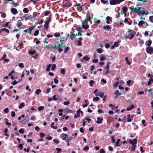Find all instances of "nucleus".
I'll use <instances>...</instances> for the list:
<instances>
[{"mask_svg": "<svg viewBox=\"0 0 153 153\" xmlns=\"http://www.w3.org/2000/svg\"><path fill=\"white\" fill-rule=\"evenodd\" d=\"M39 33V31L38 30H36L35 31V32L34 33V36H37Z\"/></svg>", "mask_w": 153, "mask_h": 153, "instance_id": "nucleus-49", "label": "nucleus"}, {"mask_svg": "<svg viewBox=\"0 0 153 153\" xmlns=\"http://www.w3.org/2000/svg\"><path fill=\"white\" fill-rule=\"evenodd\" d=\"M87 15H88V17H87V18L86 20L87 21H90V20L91 19V18L90 17V15L89 13H88Z\"/></svg>", "mask_w": 153, "mask_h": 153, "instance_id": "nucleus-47", "label": "nucleus"}, {"mask_svg": "<svg viewBox=\"0 0 153 153\" xmlns=\"http://www.w3.org/2000/svg\"><path fill=\"white\" fill-rule=\"evenodd\" d=\"M36 52V51H30L28 53L29 54L33 55Z\"/></svg>", "mask_w": 153, "mask_h": 153, "instance_id": "nucleus-37", "label": "nucleus"}, {"mask_svg": "<svg viewBox=\"0 0 153 153\" xmlns=\"http://www.w3.org/2000/svg\"><path fill=\"white\" fill-rule=\"evenodd\" d=\"M51 66V65L50 64L47 66V67L46 69V71H50V68Z\"/></svg>", "mask_w": 153, "mask_h": 153, "instance_id": "nucleus-32", "label": "nucleus"}, {"mask_svg": "<svg viewBox=\"0 0 153 153\" xmlns=\"http://www.w3.org/2000/svg\"><path fill=\"white\" fill-rule=\"evenodd\" d=\"M11 11L12 14L14 15H15L18 13L17 10L16 8H13L11 9Z\"/></svg>", "mask_w": 153, "mask_h": 153, "instance_id": "nucleus-12", "label": "nucleus"}, {"mask_svg": "<svg viewBox=\"0 0 153 153\" xmlns=\"http://www.w3.org/2000/svg\"><path fill=\"white\" fill-rule=\"evenodd\" d=\"M128 33H129L128 34L126 33L124 36V37L125 39H132L135 35L136 32L134 30L131 29H128Z\"/></svg>", "mask_w": 153, "mask_h": 153, "instance_id": "nucleus-1", "label": "nucleus"}, {"mask_svg": "<svg viewBox=\"0 0 153 153\" xmlns=\"http://www.w3.org/2000/svg\"><path fill=\"white\" fill-rule=\"evenodd\" d=\"M23 20H24V19H22L21 20H19L17 21V23H16V26H17L19 29L21 28H20V27L22 25V23L21 22Z\"/></svg>", "mask_w": 153, "mask_h": 153, "instance_id": "nucleus-9", "label": "nucleus"}, {"mask_svg": "<svg viewBox=\"0 0 153 153\" xmlns=\"http://www.w3.org/2000/svg\"><path fill=\"white\" fill-rule=\"evenodd\" d=\"M84 6L83 4H81L80 3L76 4V6L77 7V10L79 12L81 11L83 9Z\"/></svg>", "mask_w": 153, "mask_h": 153, "instance_id": "nucleus-5", "label": "nucleus"}, {"mask_svg": "<svg viewBox=\"0 0 153 153\" xmlns=\"http://www.w3.org/2000/svg\"><path fill=\"white\" fill-rule=\"evenodd\" d=\"M97 120L96 122L98 124H100L101 123L102 121L103 120V118H100V117H97Z\"/></svg>", "mask_w": 153, "mask_h": 153, "instance_id": "nucleus-15", "label": "nucleus"}, {"mask_svg": "<svg viewBox=\"0 0 153 153\" xmlns=\"http://www.w3.org/2000/svg\"><path fill=\"white\" fill-rule=\"evenodd\" d=\"M149 19L150 22L153 23V16H150L149 17Z\"/></svg>", "mask_w": 153, "mask_h": 153, "instance_id": "nucleus-63", "label": "nucleus"}, {"mask_svg": "<svg viewBox=\"0 0 153 153\" xmlns=\"http://www.w3.org/2000/svg\"><path fill=\"white\" fill-rule=\"evenodd\" d=\"M18 65L21 68H23L24 67V65L22 63H19Z\"/></svg>", "mask_w": 153, "mask_h": 153, "instance_id": "nucleus-53", "label": "nucleus"}, {"mask_svg": "<svg viewBox=\"0 0 153 153\" xmlns=\"http://www.w3.org/2000/svg\"><path fill=\"white\" fill-rule=\"evenodd\" d=\"M51 19H48L46 22L45 23L44 25V27H45L46 29H48L49 22H51Z\"/></svg>", "mask_w": 153, "mask_h": 153, "instance_id": "nucleus-10", "label": "nucleus"}, {"mask_svg": "<svg viewBox=\"0 0 153 153\" xmlns=\"http://www.w3.org/2000/svg\"><path fill=\"white\" fill-rule=\"evenodd\" d=\"M18 83V82L16 81V80H14L11 83V84L14 85H16V84Z\"/></svg>", "mask_w": 153, "mask_h": 153, "instance_id": "nucleus-64", "label": "nucleus"}, {"mask_svg": "<svg viewBox=\"0 0 153 153\" xmlns=\"http://www.w3.org/2000/svg\"><path fill=\"white\" fill-rule=\"evenodd\" d=\"M60 72L63 75L65 73V69L63 68L61 69Z\"/></svg>", "mask_w": 153, "mask_h": 153, "instance_id": "nucleus-58", "label": "nucleus"}, {"mask_svg": "<svg viewBox=\"0 0 153 153\" xmlns=\"http://www.w3.org/2000/svg\"><path fill=\"white\" fill-rule=\"evenodd\" d=\"M43 48H47L48 49L50 50L51 51H52V50L51 49V47H50L49 45H47V46H45V47H43Z\"/></svg>", "mask_w": 153, "mask_h": 153, "instance_id": "nucleus-51", "label": "nucleus"}, {"mask_svg": "<svg viewBox=\"0 0 153 153\" xmlns=\"http://www.w3.org/2000/svg\"><path fill=\"white\" fill-rule=\"evenodd\" d=\"M90 58L89 57H88L87 55H85L84 57L83 58V59H82L81 61L82 62H83V60H85L86 61H88Z\"/></svg>", "mask_w": 153, "mask_h": 153, "instance_id": "nucleus-16", "label": "nucleus"}, {"mask_svg": "<svg viewBox=\"0 0 153 153\" xmlns=\"http://www.w3.org/2000/svg\"><path fill=\"white\" fill-rule=\"evenodd\" d=\"M54 122H53L51 125V127L54 129H56L57 128V127L56 126H54Z\"/></svg>", "mask_w": 153, "mask_h": 153, "instance_id": "nucleus-24", "label": "nucleus"}, {"mask_svg": "<svg viewBox=\"0 0 153 153\" xmlns=\"http://www.w3.org/2000/svg\"><path fill=\"white\" fill-rule=\"evenodd\" d=\"M82 29V27L80 26L79 27H77L76 28V30L77 31H80Z\"/></svg>", "mask_w": 153, "mask_h": 153, "instance_id": "nucleus-59", "label": "nucleus"}, {"mask_svg": "<svg viewBox=\"0 0 153 153\" xmlns=\"http://www.w3.org/2000/svg\"><path fill=\"white\" fill-rule=\"evenodd\" d=\"M146 51L147 53L149 54H152L153 53V48L148 47L146 48Z\"/></svg>", "mask_w": 153, "mask_h": 153, "instance_id": "nucleus-6", "label": "nucleus"}, {"mask_svg": "<svg viewBox=\"0 0 153 153\" xmlns=\"http://www.w3.org/2000/svg\"><path fill=\"white\" fill-rule=\"evenodd\" d=\"M23 12L25 13H27L29 12V10L27 8H25L23 9Z\"/></svg>", "mask_w": 153, "mask_h": 153, "instance_id": "nucleus-34", "label": "nucleus"}, {"mask_svg": "<svg viewBox=\"0 0 153 153\" xmlns=\"http://www.w3.org/2000/svg\"><path fill=\"white\" fill-rule=\"evenodd\" d=\"M80 114L78 112H76V114H75L74 116V118H77L80 117Z\"/></svg>", "mask_w": 153, "mask_h": 153, "instance_id": "nucleus-25", "label": "nucleus"}, {"mask_svg": "<svg viewBox=\"0 0 153 153\" xmlns=\"http://www.w3.org/2000/svg\"><path fill=\"white\" fill-rule=\"evenodd\" d=\"M8 130V129L7 128H5L4 130V135L6 136H7V137L9 136V135L8 134H7Z\"/></svg>", "mask_w": 153, "mask_h": 153, "instance_id": "nucleus-20", "label": "nucleus"}, {"mask_svg": "<svg viewBox=\"0 0 153 153\" xmlns=\"http://www.w3.org/2000/svg\"><path fill=\"white\" fill-rule=\"evenodd\" d=\"M106 19L107 20V21H106V23L108 24L110 23V21H111V22L112 21L111 17L109 16H108L106 17Z\"/></svg>", "mask_w": 153, "mask_h": 153, "instance_id": "nucleus-13", "label": "nucleus"}, {"mask_svg": "<svg viewBox=\"0 0 153 153\" xmlns=\"http://www.w3.org/2000/svg\"><path fill=\"white\" fill-rule=\"evenodd\" d=\"M129 19L130 20V21H128V19L127 18H126L123 21V22H124L125 23H128V25H131L132 23V22L130 19Z\"/></svg>", "mask_w": 153, "mask_h": 153, "instance_id": "nucleus-11", "label": "nucleus"}, {"mask_svg": "<svg viewBox=\"0 0 153 153\" xmlns=\"http://www.w3.org/2000/svg\"><path fill=\"white\" fill-rule=\"evenodd\" d=\"M62 137H63V138H68V135L67 134L63 133L62 134Z\"/></svg>", "mask_w": 153, "mask_h": 153, "instance_id": "nucleus-45", "label": "nucleus"}, {"mask_svg": "<svg viewBox=\"0 0 153 153\" xmlns=\"http://www.w3.org/2000/svg\"><path fill=\"white\" fill-rule=\"evenodd\" d=\"M120 141V139H117V140L116 143V144L115 145L116 146H119V144Z\"/></svg>", "mask_w": 153, "mask_h": 153, "instance_id": "nucleus-27", "label": "nucleus"}, {"mask_svg": "<svg viewBox=\"0 0 153 153\" xmlns=\"http://www.w3.org/2000/svg\"><path fill=\"white\" fill-rule=\"evenodd\" d=\"M54 36L55 37H57L60 36V35L59 33H54Z\"/></svg>", "mask_w": 153, "mask_h": 153, "instance_id": "nucleus-55", "label": "nucleus"}, {"mask_svg": "<svg viewBox=\"0 0 153 153\" xmlns=\"http://www.w3.org/2000/svg\"><path fill=\"white\" fill-rule=\"evenodd\" d=\"M0 14H1V17L2 18H5L6 17V14L4 12H1L0 13Z\"/></svg>", "mask_w": 153, "mask_h": 153, "instance_id": "nucleus-29", "label": "nucleus"}, {"mask_svg": "<svg viewBox=\"0 0 153 153\" xmlns=\"http://www.w3.org/2000/svg\"><path fill=\"white\" fill-rule=\"evenodd\" d=\"M52 48L54 49V51H56L57 49L59 47H58V46H56V45H54L53 46Z\"/></svg>", "mask_w": 153, "mask_h": 153, "instance_id": "nucleus-62", "label": "nucleus"}, {"mask_svg": "<svg viewBox=\"0 0 153 153\" xmlns=\"http://www.w3.org/2000/svg\"><path fill=\"white\" fill-rule=\"evenodd\" d=\"M4 112L6 114L8 113L9 112V110L7 108H6L4 109Z\"/></svg>", "mask_w": 153, "mask_h": 153, "instance_id": "nucleus-57", "label": "nucleus"}, {"mask_svg": "<svg viewBox=\"0 0 153 153\" xmlns=\"http://www.w3.org/2000/svg\"><path fill=\"white\" fill-rule=\"evenodd\" d=\"M113 45L115 47H117L119 45L118 42H116L114 43Z\"/></svg>", "mask_w": 153, "mask_h": 153, "instance_id": "nucleus-61", "label": "nucleus"}, {"mask_svg": "<svg viewBox=\"0 0 153 153\" xmlns=\"http://www.w3.org/2000/svg\"><path fill=\"white\" fill-rule=\"evenodd\" d=\"M35 27V26L33 27H30V28L28 29V31L29 32H31L33 29Z\"/></svg>", "mask_w": 153, "mask_h": 153, "instance_id": "nucleus-56", "label": "nucleus"}, {"mask_svg": "<svg viewBox=\"0 0 153 153\" xmlns=\"http://www.w3.org/2000/svg\"><path fill=\"white\" fill-rule=\"evenodd\" d=\"M148 43L147 44H146V46H148L149 47V46H150L151 45V44L152 43V41L151 40H148Z\"/></svg>", "mask_w": 153, "mask_h": 153, "instance_id": "nucleus-42", "label": "nucleus"}, {"mask_svg": "<svg viewBox=\"0 0 153 153\" xmlns=\"http://www.w3.org/2000/svg\"><path fill=\"white\" fill-rule=\"evenodd\" d=\"M125 59L126 61V64L128 65H130L131 64V62L128 61V58L127 57H126L125 58Z\"/></svg>", "mask_w": 153, "mask_h": 153, "instance_id": "nucleus-39", "label": "nucleus"}, {"mask_svg": "<svg viewBox=\"0 0 153 153\" xmlns=\"http://www.w3.org/2000/svg\"><path fill=\"white\" fill-rule=\"evenodd\" d=\"M82 27L83 28H84L85 30H87L89 28V25L88 24L86 25H82Z\"/></svg>", "mask_w": 153, "mask_h": 153, "instance_id": "nucleus-23", "label": "nucleus"}, {"mask_svg": "<svg viewBox=\"0 0 153 153\" xmlns=\"http://www.w3.org/2000/svg\"><path fill=\"white\" fill-rule=\"evenodd\" d=\"M25 18V20H27V19H30L32 18V16L31 15L28 16L27 17L25 16H23L22 18Z\"/></svg>", "mask_w": 153, "mask_h": 153, "instance_id": "nucleus-21", "label": "nucleus"}, {"mask_svg": "<svg viewBox=\"0 0 153 153\" xmlns=\"http://www.w3.org/2000/svg\"><path fill=\"white\" fill-rule=\"evenodd\" d=\"M41 92V90L40 89H37L35 91V93L36 94L38 95Z\"/></svg>", "mask_w": 153, "mask_h": 153, "instance_id": "nucleus-40", "label": "nucleus"}, {"mask_svg": "<svg viewBox=\"0 0 153 153\" xmlns=\"http://www.w3.org/2000/svg\"><path fill=\"white\" fill-rule=\"evenodd\" d=\"M89 146H86L84 147L83 150H89Z\"/></svg>", "mask_w": 153, "mask_h": 153, "instance_id": "nucleus-60", "label": "nucleus"}, {"mask_svg": "<svg viewBox=\"0 0 153 153\" xmlns=\"http://www.w3.org/2000/svg\"><path fill=\"white\" fill-rule=\"evenodd\" d=\"M5 31L7 33H8L9 32V30L8 29L6 28H4L2 29L1 30V31Z\"/></svg>", "mask_w": 153, "mask_h": 153, "instance_id": "nucleus-30", "label": "nucleus"}, {"mask_svg": "<svg viewBox=\"0 0 153 153\" xmlns=\"http://www.w3.org/2000/svg\"><path fill=\"white\" fill-rule=\"evenodd\" d=\"M137 6L134 8L131 7L130 8V12H133L134 13L137 14L138 15H140L141 11H142L141 9H143V8L142 7H139L138 5H137Z\"/></svg>", "mask_w": 153, "mask_h": 153, "instance_id": "nucleus-2", "label": "nucleus"}, {"mask_svg": "<svg viewBox=\"0 0 153 153\" xmlns=\"http://www.w3.org/2000/svg\"><path fill=\"white\" fill-rule=\"evenodd\" d=\"M64 2L63 5L66 7H69L72 5L71 2L70 0H65Z\"/></svg>", "mask_w": 153, "mask_h": 153, "instance_id": "nucleus-4", "label": "nucleus"}, {"mask_svg": "<svg viewBox=\"0 0 153 153\" xmlns=\"http://www.w3.org/2000/svg\"><path fill=\"white\" fill-rule=\"evenodd\" d=\"M44 106H39L38 108V110L39 111H41L42 110H44Z\"/></svg>", "mask_w": 153, "mask_h": 153, "instance_id": "nucleus-28", "label": "nucleus"}, {"mask_svg": "<svg viewBox=\"0 0 153 153\" xmlns=\"http://www.w3.org/2000/svg\"><path fill=\"white\" fill-rule=\"evenodd\" d=\"M50 10H47L45 11V16H48L49 15V14L50 13Z\"/></svg>", "mask_w": 153, "mask_h": 153, "instance_id": "nucleus-46", "label": "nucleus"}, {"mask_svg": "<svg viewBox=\"0 0 153 153\" xmlns=\"http://www.w3.org/2000/svg\"><path fill=\"white\" fill-rule=\"evenodd\" d=\"M100 99V98L98 97H94L93 99V101H98L99 99Z\"/></svg>", "mask_w": 153, "mask_h": 153, "instance_id": "nucleus-38", "label": "nucleus"}, {"mask_svg": "<svg viewBox=\"0 0 153 153\" xmlns=\"http://www.w3.org/2000/svg\"><path fill=\"white\" fill-rule=\"evenodd\" d=\"M111 26L109 25H107L105 26H104L103 27V29L104 30H105L107 31H108L111 29Z\"/></svg>", "mask_w": 153, "mask_h": 153, "instance_id": "nucleus-14", "label": "nucleus"}, {"mask_svg": "<svg viewBox=\"0 0 153 153\" xmlns=\"http://www.w3.org/2000/svg\"><path fill=\"white\" fill-rule=\"evenodd\" d=\"M18 147L22 150L23 148V145L22 144H19L18 146Z\"/></svg>", "mask_w": 153, "mask_h": 153, "instance_id": "nucleus-52", "label": "nucleus"}, {"mask_svg": "<svg viewBox=\"0 0 153 153\" xmlns=\"http://www.w3.org/2000/svg\"><path fill=\"white\" fill-rule=\"evenodd\" d=\"M25 105V104L24 102H22L20 105L19 106V109L22 108L23 107H24Z\"/></svg>", "mask_w": 153, "mask_h": 153, "instance_id": "nucleus-31", "label": "nucleus"}, {"mask_svg": "<svg viewBox=\"0 0 153 153\" xmlns=\"http://www.w3.org/2000/svg\"><path fill=\"white\" fill-rule=\"evenodd\" d=\"M136 147V145H134L132 146L130 150L131 151H134L135 150V148Z\"/></svg>", "mask_w": 153, "mask_h": 153, "instance_id": "nucleus-43", "label": "nucleus"}, {"mask_svg": "<svg viewBox=\"0 0 153 153\" xmlns=\"http://www.w3.org/2000/svg\"><path fill=\"white\" fill-rule=\"evenodd\" d=\"M137 138H136L133 139V140L131 139H130L129 140V142L130 144L132 145V146H135L136 145V144L137 142Z\"/></svg>", "mask_w": 153, "mask_h": 153, "instance_id": "nucleus-7", "label": "nucleus"}, {"mask_svg": "<svg viewBox=\"0 0 153 153\" xmlns=\"http://www.w3.org/2000/svg\"><path fill=\"white\" fill-rule=\"evenodd\" d=\"M127 10V8L126 7H123L122 8V11H123V13H125L126 12Z\"/></svg>", "mask_w": 153, "mask_h": 153, "instance_id": "nucleus-35", "label": "nucleus"}, {"mask_svg": "<svg viewBox=\"0 0 153 153\" xmlns=\"http://www.w3.org/2000/svg\"><path fill=\"white\" fill-rule=\"evenodd\" d=\"M56 68V65L55 64H53L52 65V68H51V70L52 71H54Z\"/></svg>", "mask_w": 153, "mask_h": 153, "instance_id": "nucleus-36", "label": "nucleus"}, {"mask_svg": "<svg viewBox=\"0 0 153 153\" xmlns=\"http://www.w3.org/2000/svg\"><path fill=\"white\" fill-rule=\"evenodd\" d=\"M63 111V110L62 109H59L58 111L60 112V113L59 114V116H61L62 115V112Z\"/></svg>", "mask_w": 153, "mask_h": 153, "instance_id": "nucleus-48", "label": "nucleus"}, {"mask_svg": "<svg viewBox=\"0 0 153 153\" xmlns=\"http://www.w3.org/2000/svg\"><path fill=\"white\" fill-rule=\"evenodd\" d=\"M72 139L73 137H72L70 136L68 139H66V138H63V140H65L66 142H69V141Z\"/></svg>", "mask_w": 153, "mask_h": 153, "instance_id": "nucleus-18", "label": "nucleus"}, {"mask_svg": "<svg viewBox=\"0 0 153 153\" xmlns=\"http://www.w3.org/2000/svg\"><path fill=\"white\" fill-rule=\"evenodd\" d=\"M101 2L104 4H108L109 3L107 1H105L104 0H100Z\"/></svg>", "mask_w": 153, "mask_h": 153, "instance_id": "nucleus-26", "label": "nucleus"}, {"mask_svg": "<svg viewBox=\"0 0 153 153\" xmlns=\"http://www.w3.org/2000/svg\"><path fill=\"white\" fill-rule=\"evenodd\" d=\"M144 23L143 21L141 20L138 23L139 26L143 25Z\"/></svg>", "mask_w": 153, "mask_h": 153, "instance_id": "nucleus-54", "label": "nucleus"}, {"mask_svg": "<svg viewBox=\"0 0 153 153\" xmlns=\"http://www.w3.org/2000/svg\"><path fill=\"white\" fill-rule=\"evenodd\" d=\"M10 3L11 4H12L14 5L13 6V7H14V6L17 7V6L19 5V4H18L17 3H14V1H13V2H11V3Z\"/></svg>", "mask_w": 153, "mask_h": 153, "instance_id": "nucleus-41", "label": "nucleus"}, {"mask_svg": "<svg viewBox=\"0 0 153 153\" xmlns=\"http://www.w3.org/2000/svg\"><path fill=\"white\" fill-rule=\"evenodd\" d=\"M110 4L111 5H115L119 4L120 2L125 0H110Z\"/></svg>", "mask_w": 153, "mask_h": 153, "instance_id": "nucleus-3", "label": "nucleus"}, {"mask_svg": "<svg viewBox=\"0 0 153 153\" xmlns=\"http://www.w3.org/2000/svg\"><path fill=\"white\" fill-rule=\"evenodd\" d=\"M97 94H96V96L97 95L100 96L101 98H102L104 95V94L101 92H99L97 93Z\"/></svg>", "mask_w": 153, "mask_h": 153, "instance_id": "nucleus-17", "label": "nucleus"}, {"mask_svg": "<svg viewBox=\"0 0 153 153\" xmlns=\"http://www.w3.org/2000/svg\"><path fill=\"white\" fill-rule=\"evenodd\" d=\"M59 41L60 42V43L58 45V47L61 48V47H63V44L62 43V39H60L59 40Z\"/></svg>", "mask_w": 153, "mask_h": 153, "instance_id": "nucleus-22", "label": "nucleus"}, {"mask_svg": "<svg viewBox=\"0 0 153 153\" xmlns=\"http://www.w3.org/2000/svg\"><path fill=\"white\" fill-rule=\"evenodd\" d=\"M24 129L23 128H20L19 130V133L22 134L24 133Z\"/></svg>", "mask_w": 153, "mask_h": 153, "instance_id": "nucleus-50", "label": "nucleus"}, {"mask_svg": "<svg viewBox=\"0 0 153 153\" xmlns=\"http://www.w3.org/2000/svg\"><path fill=\"white\" fill-rule=\"evenodd\" d=\"M77 36V34H74L73 33H71L70 34V36L72 40L73 39V37L75 38Z\"/></svg>", "mask_w": 153, "mask_h": 153, "instance_id": "nucleus-19", "label": "nucleus"}, {"mask_svg": "<svg viewBox=\"0 0 153 153\" xmlns=\"http://www.w3.org/2000/svg\"><path fill=\"white\" fill-rule=\"evenodd\" d=\"M142 8H143V9H141V10L142 11H141V12L140 13V14H141V15L145 14V12L144 11V10H146L143 7H142Z\"/></svg>", "mask_w": 153, "mask_h": 153, "instance_id": "nucleus-33", "label": "nucleus"}, {"mask_svg": "<svg viewBox=\"0 0 153 153\" xmlns=\"http://www.w3.org/2000/svg\"><path fill=\"white\" fill-rule=\"evenodd\" d=\"M132 118H128L126 120V117L125 116L122 119V121L123 123H125L126 122H130L132 120Z\"/></svg>", "mask_w": 153, "mask_h": 153, "instance_id": "nucleus-8", "label": "nucleus"}, {"mask_svg": "<svg viewBox=\"0 0 153 153\" xmlns=\"http://www.w3.org/2000/svg\"><path fill=\"white\" fill-rule=\"evenodd\" d=\"M97 51L98 53H101L102 52V50L100 48L97 49Z\"/></svg>", "mask_w": 153, "mask_h": 153, "instance_id": "nucleus-44", "label": "nucleus"}]
</instances>
